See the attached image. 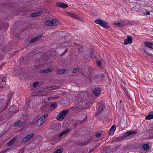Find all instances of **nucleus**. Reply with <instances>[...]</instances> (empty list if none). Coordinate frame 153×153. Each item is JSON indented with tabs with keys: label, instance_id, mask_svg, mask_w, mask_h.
Here are the masks:
<instances>
[{
	"label": "nucleus",
	"instance_id": "nucleus-1",
	"mask_svg": "<svg viewBox=\"0 0 153 153\" xmlns=\"http://www.w3.org/2000/svg\"><path fill=\"white\" fill-rule=\"evenodd\" d=\"M137 133V131H128L126 132V133H124L123 135L120 137H116L114 139L112 140L114 142H117L120 141L121 140H123L126 138L127 136H129L133 134H136Z\"/></svg>",
	"mask_w": 153,
	"mask_h": 153
},
{
	"label": "nucleus",
	"instance_id": "nucleus-2",
	"mask_svg": "<svg viewBox=\"0 0 153 153\" xmlns=\"http://www.w3.org/2000/svg\"><path fill=\"white\" fill-rule=\"evenodd\" d=\"M68 110V109H64L61 111L57 116V119L59 121L62 120L66 117Z\"/></svg>",
	"mask_w": 153,
	"mask_h": 153
},
{
	"label": "nucleus",
	"instance_id": "nucleus-3",
	"mask_svg": "<svg viewBox=\"0 0 153 153\" xmlns=\"http://www.w3.org/2000/svg\"><path fill=\"white\" fill-rule=\"evenodd\" d=\"M98 108L96 113L95 116L97 117L100 115L103 111L105 106L101 102H100L98 105Z\"/></svg>",
	"mask_w": 153,
	"mask_h": 153
},
{
	"label": "nucleus",
	"instance_id": "nucleus-4",
	"mask_svg": "<svg viewBox=\"0 0 153 153\" xmlns=\"http://www.w3.org/2000/svg\"><path fill=\"white\" fill-rule=\"evenodd\" d=\"M9 24L8 23H4V21L1 19H0V30L5 29V28L9 27Z\"/></svg>",
	"mask_w": 153,
	"mask_h": 153
},
{
	"label": "nucleus",
	"instance_id": "nucleus-5",
	"mask_svg": "<svg viewBox=\"0 0 153 153\" xmlns=\"http://www.w3.org/2000/svg\"><path fill=\"white\" fill-rule=\"evenodd\" d=\"M42 106L41 108V110L42 111L44 112L47 111L49 110V105L47 103L45 102H43L42 103Z\"/></svg>",
	"mask_w": 153,
	"mask_h": 153
},
{
	"label": "nucleus",
	"instance_id": "nucleus-6",
	"mask_svg": "<svg viewBox=\"0 0 153 153\" xmlns=\"http://www.w3.org/2000/svg\"><path fill=\"white\" fill-rule=\"evenodd\" d=\"M34 133H32L26 137H25L23 139L21 140L22 143L25 142L27 141L30 140L34 136Z\"/></svg>",
	"mask_w": 153,
	"mask_h": 153
},
{
	"label": "nucleus",
	"instance_id": "nucleus-7",
	"mask_svg": "<svg viewBox=\"0 0 153 153\" xmlns=\"http://www.w3.org/2000/svg\"><path fill=\"white\" fill-rule=\"evenodd\" d=\"M111 149L108 147H105L101 150V152L102 153H110Z\"/></svg>",
	"mask_w": 153,
	"mask_h": 153
},
{
	"label": "nucleus",
	"instance_id": "nucleus-8",
	"mask_svg": "<svg viewBox=\"0 0 153 153\" xmlns=\"http://www.w3.org/2000/svg\"><path fill=\"white\" fill-rule=\"evenodd\" d=\"M52 127L53 129L55 131L57 132L59 131L60 128V126H59V124L58 123H56L54 124L52 126Z\"/></svg>",
	"mask_w": 153,
	"mask_h": 153
},
{
	"label": "nucleus",
	"instance_id": "nucleus-9",
	"mask_svg": "<svg viewBox=\"0 0 153 153\" xmlns=\"http://www.w3.org/2000/svg\"><path fill=\"white\" fill-rule=\"evenodd\" d=\"M132 41V37L131 36H128L127 37V39L125 40L124 44L125 45H127L128 43H131Z\"/></svg>",
	"mask_w": 153,
	"mask_h": 153
},
{
	"label": "nucleus",
	"instance_id": "nucleus-10",
	"mask_svg": "<svg viewBox=\"0 0 153 153\" xmlns=\"http://www.w3.org/2000/svg\"><path fill=\"white\" fill-rule=\"evenodd\" d=\"M44 120L42 121V120L40 119H39L35 121V120H34L33 121V122L34 123H35L36 124L37 126H40L43 123H44Z\"/></svg>",
	"mask_w": 153,
	"mask_h": 153
},
{
	"label": "nucleus",
	"instance_id": "nucleus-11",
	"mask_svg": "<svg viewBox=\"0 0 153 153\" xmlns=\"http://www.w3.org/2000/svg\"><path fill=\"white\" fill-rule=\"evenodd\" d=\"M94 81L100 83L102 80L101 76H99L98 75H97L94 76Z\"/></svg>",
	"mask_w": 153,
	"mask_h": 153
},
{
	"label": "nucleus",
	"instance_id": "nucleus-12",
	"mask_svg": "<svg viewBox=\"0 0 153 153\" xmlns=\"http://www.w3.org/2000/svg\"><path fill=\"white\" fill-rule=\"evenodd\" d=\"M100 88H97L94 89L92 92L95 95L98 96L100 94Z\"/></svg>",
	"mask_w": 153,
	"mask_h": 153
},
{
	"label": "nucleus",
	"instance_id": "nucleus-13",
	"mask_svg": "<svg viewBox=\"0 0 153 153\" xmlns=\"http://www.w3.org/2000/svg\"><path fill=\"white\" fill-rule=\"evenodd\" d=\"M116 128V126L115 125H113L109 131L108 133L109 135H110L112 134H113Z\"/></svg>",
	"mask_w": 153,
	"mask_h": 153
},
{
	"label": "nucleus",
	"instance_id": "nucleus-14",
	"mask_svg": "<svg viewBox=\"0 0 153 153\" xmlns=\"http://www.w3.org/2000/svg\"><path fill=\"white\" fill-rule=\"evenodd\" d=\"M56 5L60 7L64 8H66L68 7V5L65 3L60 2L59 3H57Z\"/></svg>",
	"mask_w": 153,
	"mask_h": 153
},
{
	"label": "nucleus",
	"instance_id": "nucleus-15",
	"mask_svg": "<svg viewBox=\"0 0 153 153\" xmlns=\"http://www.w3.org/2000/svg\"><path fill=\"white\" fill-rule=\"evenodd\" d=\"M144 45L151 49H153V43H151L149 41H146L144 42Z\"/></svg>",
	"mask_w": 153,
	"mask_h": 153
},
{
	"label": "nucleus",
	"instance_id": "nucleus-16",
	"mask_svg": "<svg viewBox=\"0 0 153 153\" xmlns=\"http://www.w3.org/2000/svg\"><path fill=\"white\" fill-rule=\"evenodd\" d=\"M91 141H92V139L91 138L89 139L87 141H85L84 142H83L81 143H79V145L80 146H85V145H86L88 144V143H91Z\"/></svg>",
	"mask_w": 153,
	"mask_h": 153
},
{
	"label": "nucleus",
	"instance_id": "nucleus-17",
	"mask_svg": "<svg viewBox=\"0 0 153 153\" xmlns=\"http://www.w3.org/2000/svg\"><path fill=\"white\" fill-rule=\"evenodd\" d=\"M71 131V129L70 128H68L66 129L65 131L61 133L60 134H59L58 135V137H59L64 135L66 134L68 132H69Z\"/></svg>",
	"mask_w": 153,
	"mask_h": 153
},
{
	"label": "nucleus",
	"instance_id": "nucleus-18",
	"mask_svg": "<svg viewBox=\"0 0 153 153\" xmlns=\"http://www.w3.org/2000/svg\"><path fill=\"white\" fill-rule=\"evenodd\" d=\"M101 26L105 28H108L110 27V26L108 25V23L104 20H103Z\"/></svg>",
	"mask_w": 153,
	"mask_h": 153
},
{
	"label": "nucleus",
	"instance_id": "nucleus-19",
	"mask_svg": "<svg viewBox=\"0 0 153 153\" xmlns=\"http://www.w3.org/2000/svg\"><path fill=\"white\" fill-rule=\"evenodd\" d=\"M152 119H153V112L152 111L150 112L149 114L145 117V119L147 120H151Z\"/></svg>",
	"mask_w": 153,
	"mask_h": 153
},
{
	"label": "nucleus",
	"instance_id": "nucleus-20",
	"mask_svg": "<svg viewBox=\"0 0 153 153\" xmlns=\"http://www.w3.org/2000/svg\"><path fill=\"white\" fill-rule=\"evenodd\" d=\"M71 110H80L83 109L82 107H79V106H74L71 107L70 108Z\"/></svg>",
	"mask_w": 153,
	"mask_h": 153
},
{
	"label": "nucleus",
	"instance_id": "nucleus-21",
	"mask_svg": "<svg viewBox=\"0 0 153 153\" xmlns=\"http://www.w3.org/2000/svg\"><path fill=\"white\" fill-rule=\"evenodd\" d=\"M67 13V14L68 15L74 18L75 19V18H76V15L75 14H74L73 13L71 12H67V13Z\"/></svg>",
	"mask_w": 153,
	"mask_h": 153
},
{
	"label": "nucleus",
	"instance_id": "nucleus-22",
	"mask_svg": "<svg viewBox=\"0 0 153 153\" xmlns=\"http://www.w3.org/2000/svg\"><path fill=\"white\" fill-rule=\"evenodd\" d=\"M44 24L46 25H52V20H47L44 22Z\"/></svg>",
	"mask_w": 153,
	"mask_h": 153
},
{
	"label": "nucleus",
	"instance_id": "nucleus-23",
	"mask_svg": "<svg viewBox=\"0 0 153 153\" xmlns=\"http://www.w3.org/2000/svg\"><path fill=\"white\" fill-rule=\"evenodd\" d=\"M66 71L65 69H62L58 70L57 72V74H61L65 73Z\"/></svg>",
	"mask_w": 153,
	"mask_h": 153
},
{
	"label": "nucleus",
	"instance_id": "nucleus-24",
	"mask_svg": "<svg viewBox=\"0 0 153 153\" xmlns=\"http://www.w3.org/2000/svg\"><path fill=\"white\" fill-rule=\"evenodd\" d=\"M51 69L50 68H48L46 69H44L41 71V73H45L50 72H51Z\"/></svg>",
	"mask_w": 153,
	"mask_h": 153
},
{
	"label": "nucleus",
	"instance_id": "nucleus-25",
	"mask_svg": "<svg viewBox=\"0 0 153 153\" xmlns=\"http://www.w3.org/2000/svg\"><path fill=\"white\" fill-rule=\"evenodd\" d=\"M103 20L100 19H97L96 20L94 21V22L96 24H98L100 25H101L103 22Z\"/></svg>",
	"mask_w": 153,
	"mask_h": 153
},
{
	"label": "nucleus",
	"instance_id": "nucleus-26",
	"mask_svg": "<svg viewBox=\"0 0 153 153\" xmlns=\"http://www.w3.org/2000/svg\"><path fill=\"white\" fill-rule=\"evenodd\" d=\"M52 25H55L58 24L59 23V21H57V19H53L52 20Z\"/></svg>",
	"mask_w": 153,
	"mask_h": 153
},
{
	"label": "nucleus",
	"instance_id": "nucleus-27",
	"mask_svg": "<svg viewBox=\"0 0 153 153\" xmlns=\"http://www.w3.org/2000/svg\"><path fill=\"white\" fill-rule=\"evenodd\" d=\"M149 148V146L147 144H144L142 146V148L144 150H146Z\"/></svg>",
	"mask_w": 153,
	"mask_h": 153
},
{
	"label": "nucleus",
	"instance_id": "nucleus-28",
	"mask_svg": "<svg viewBox=\"0 0 153 153\" xmlns=\"http://www.w3.org/2000/svg\"><path fill=\"white\" fill-rule=\"evenodd\" d=\"M83 47L81 46L80 45L78 46L77 49L78 50L79 53L82 52L83 50Z\"/></svg>",
	"mask_w": 153,
	"mask_h": 153
},
{
	"label": "nucleus",
	"instance_id": "nucleus-29",
	"mask_svg": "<svg viewBox=\"0 0 153 153\" xmlns=\"http://www.w3.org/2000/svg\"><path fill=\"white\" fill-rule=\"evenodd\" d=\"M48 113H45L44 115L43 116H42L40 118V119H41V120H42V121L43 120H44V122L46 120V119H45V118L46 117L48 116Z\"/></svg>",
	"mask_w": 153,
	"mask_h": 153
},
{
	"label": "nucleus",
	"instance_id": "nucleus-30",
	"mask_svg": "<svg viewBox=\"0 0 153 153\" xmlns=\"http://www.w3.org/2000/svg\"><path fill=\"white\" fill-rule=\"evenodd\" d=\"M63 151L62 148H60L56 150L54 152V153H62Z\"/></svg>",
	"mask_w": 153,
	"mask_h": 153
},
{
	"label": "nucleus",
	"instance_id": "nucleus-31",
	"mask_svg": "<svg viewBox=\"0 0 153 153\" xmlns=\"http://www.w3.org/2000/svg\"><path fill=\"white\" fill-rule=\"evenodd\" d=\"M22 124L21 121L20 120L15 123L14 124V126L15 127L20 126Z\"/></svg>",
	"mask_w": 153,
	"mask_h": 153
},
{
	"label": "nucleus",
	"instance_id": "nucleus-32",
	"mask_svg": "<svg viewBox=\"0 0 153 153\" xmlns=\"http://www.w3.org/2000/svg\"><path fill=\"white\" fill-rule=\"evenodd\" d=\"M14 143V141L12 140L9 141L7 144V146H10L12 145Z\"/></svg>",
	"mask_w": 153,
	"mask_h": 153
},
{
	"label": "nucleus",
	"instance_id": "nucleus-33",
	"mask_svg": "<svg viewBox=\"0 0 153 153\" xmlns=\"http://www.w3.org/2000/svg\"><path fill=\"white\" fill-rule=\"evenodd\" d=\"M30 16L31 17H36L37 16H38L37 15L36 12H34L32 13H31L30 15Z\"/></svg>",
	"mask_w": 153,
	"mask_h": 153
},
{
	"label": "nucleus",
	"instance_id": "nucleus-34",
	"mask_svg": "<svg viewBox=\"0 0 153 153\" xmlns=\"http://www.w3.org/2000/svg\"><path fill=\"white\" fill-rule=\"evenodd\" d=\"M38 40V39H37V38L36 37H35L33 39H31V40H30L29 42V43H32Z\"/></svg>",
	"mask_w": 153,
	"mask_h": 153
},
{
	"label": "nucleus",
	"instance_id": "nucleus-35",
	"mask_svg": "<svg viewBox=\"0 0 153 153\" xmlns=\"http://www.w3.org/2000/svg\"><path fill=\"white\" fill-rule=\"evenodd\" d=\"M50 106H51L53 108L55 109L57 107V106L56 102H53L51 104Z\"/></svg>",
	"mask_w": 153,
	"mask_h": 153
},
{
	"label": "nucleus",
	"instance_id": "nucleus-36",
	"mask_svg": "<svg viewBox=\"0 0 153 153\" xmlns=\"http://www.w3.org/2000/svg\"><path fill=\"white\" fill-rule=\"evenodd\" d=\"M25 148V147H24L22 149H20L18 153H23Z\"/></svg>",
	"mask_w": 153,
	"mask_h": 153
},
{
	"label": "nucleus",
	"instance_id": "nucleus-37",
	"mask_svg": "<svg viewBox=\"0 0 153 153\" xmlns=\"http://www.w3.org/2000/svg\"><path fill=\"white\" fill-rule=\"evenodd\" d=\"M79 71V68L78 67H76L73 70L72 72L74 73H77Z\"/></svg>",
	"mask_w": 153,
	"mask_h": 153
},
{
	"label": "nucleus",
	"instance_id": "nucleus-38",
	"mask_svg": "<svg viewBox=\"0 0 153 153\" xmlns=\"http://www.w3.org/2000/svg\"><path fill=\"white\" fill-rule=\"evenodd\" d=\"M114 24L115 25H116L117 26H119L120 25H121V26H123L124 25L123 23H121L120 22H117V23H114Z\"/></svg>",
	"mask_w": 153,
	"mask_h": 153
},
{
	"label": "nucleus",
	"instance_id": "nucleus-39",
	"mask_svg": "<svg viewBox=\"0 0 153 153\" xmlns=\"http://www.w3.org/2000/svg\"><path fill=\"white\" fill-rule=\"evenodd\" d=\"M39 82H33V85L34 87H36L37 85L39 84Z\"/></svg>",
	"mask_w": 153,
	"mask_h": 153
},
{
	"label": "nucleus",
	"instance_id": "nucleus-40",
	"mask_svg": "<svg viewBox=\"0 0 153 153\" xmlns=\"http://www.w3.org/2000/svg\"><path fill=\"white\" fill-rule=\"evenodd\" d=\"M102 60H99L97 61V64L98 66L99 67L101 65V62H102Z\"/></svg>",
	"mask_w": 153,
	"mask_h": 153
},
{
	"label": "nucleus",
	"instance_id": "nucleus-41",
	"mask_svg": "<svg viewBox=\"0 0 153 153\" xmlns=\"http://www.w3.org/2000/svg\"><path fill=\"white\" fill-rule=\"evenodd\" d=\"M15 108V107L13 105L11 106L9 108V110L10 111V112H12L13 111L14 108Z\"/></svg>",
	"mask_w": 153,
	"mask_h": 153
},
{
	"label": "nucleus",
	"instance_id": "nucleus-42",
	"mask_svg": "<svg viewBox=\"0 0 153 153\" xmlns=\"http://www.w3.org/2000/svg\"><path fill=\"white\" fill-rule=\"evenodd\" d=\"M143 51L144 52L146 53V54L148 55H149L151 56H152V53H147L146 50L145 49H143Z\"/></svg>",
	"mask_w": 153,
	"mask_h": 153
},
{
	"label": "nucleus",
	"instance_id": "nucleus-43",
	"mask_svg": "<svg viewBox=\"0 0 153 153\" xmlns=\"http://www.w3.org/2000/svg\"><path fill=\"white\" fill-rule=\"evenodd\" d=\"M79 123H78L76 122L73 124V126L75 128H76V126Z\"/></svg>",
	"mask_w": 153,
	"mask_h": 153
},
{
	"label": "nucleus",
	"instance_id": "nucleus-44",
	"mask_svg": "<svg viewBox=\"0 0 153 153\" xmlns=\"http://www.w3.org/2000/svg\"><path fill=\"white\" fill-rule=\"evenodd\" d=\"M68 49L66 48L65 50L64 51V52L60 56H62L64 55L68 51Z\"/></svg>",
	"mask_w": 153,
	"mask_h": 153
},
{
	"label": "nucleus",
	"instance_id": "nucleus-45",
	"mask_svg": "<svg viewBox=\"0 0 153 153\" xmlns=\"http://www.w3.org/2000/svg\"><path fill=\"white\" fill-rule=\"evenodd\" d=\"M43 11H39L38 12H36L38 16L42 14L43 13Z\"/></svg>",
	"mask_w": 153,
	"mask_h": 153
},
{
	"label": "nucleus",
	"instance_id": "nucleus-46",
	"mask_svg": "<svg viewBox=\"0 0 153 153\" xmlns=\"http://www.w3.org/2000/svg\"><path fill=\"white\" fill-rule=\"evenodd\" d=\"M7 79V77L4 76L2 79V80L3 82H6V80Z\"/></svg>",
	"mask_w": 153,
	"mask_h": 153
},
{
	"label": "nucleus",
	"instance_id": "nucleus-47",
	"mask_svg": "<svg viewBox=\"0 0 153 153\" xmlns=\"http://www.w3.org/2000/svg\"><path fill=\"white\" fill-rule=\"evenodd\" d=\"M101 134L98 132H97L95 133V136L96 137H99L100 136H101Z\"/></svg>",
	"mask_w": 153,
	"mask_h": 153
},
{
	"label": "nucleus",
	"instance_id": "nucleus-48",
	"mask_svg": "<svg viewBox=\"0 0 153 153\" xmlns=\"http://www.w3.org/2000/svg\"><path fill=\"white\" fill-rule=\"evenodd\" d=\"M143 14L145 15H149L150 14V13L149 11H146L145 12H144L143 13Z\"/></svg>",
	"mask_w": 153,
	"mask_h": 153
},
{
	"label": "nucleus",
	"instance_id": "nucleus-49",
	"mask_svg": "<svg viewBox=\"0 0 153 153\" xmlns=\"http://www.w3.org/2000/svg\"><path fill=\"white\" fill-rule=\"evenodd\" d=\"M13 95L12 93H10V94H8V96L9 98L8 99L11 100V98L12 97Z\"/></svg>",
	"mask_w": 153,
	"mask_h": 153
},
{
	"label": "nucleus",
	"instance_id": "nucleus-50",
	"mask_svg": "<svg viewBox=\"0 0 153 153\" xmlns=\"http://www.w3.org/2000/svg\"><path fill=\"white\" fill-rule=\"evenodd\" d=\"M17 136H16L14 137L12 139V140L14 141V143L17 140Z\"/></svg>",
	"mask_w": 153,
	"mask_h": 153
},
{
	"label": "nucleus",
	"instance_id": "nucleus-51",
	"mask_svg": "<svg viewBox=\"0 0 153 153\" xmlns=\"http://www.w3.org/2000/svg\"><path fill=\"white\" fill-rule=\"evenodd\" d=\"M126 94L128 97V98H129V99H131V97H130V95H129V94L128 93V92L127 91L126 92Z\"/></svg>",
	"mask_w": 153,
	"mask_h": 153
},
{
	"label": "nucleus",
	"instance_id": "nucleus-52",
	"mask_svg": "<svg viewBox=\"0 0 153 153\" xmlns=\"http://www.w3.org/2000/svg\"><path fill=\"white\" fill-rule=\"evenodd\" d=\"M42 34H41V35H40L37 36L36 37L37 38V39L38 40L39 39H40L42 37Z\"/></svg>",
	"mask_w": 153,
	"mask_h": 153
},
{
	"label": "nucleus",
	"instance_id": "nucleus-53",
	"mask_svg": "<svg viewBox=\"0 0 153 153\" xmlns=\"http://www.w3.org/2000/svg\"><path fill=\"white\" fill-rule=\"evenodd\" d=\"M18 52V51H15L14 52H12V53L11 54V55L12 56H13V55H15V53H17Z\"/></svg>",
	"mask_w": 153,
	"mask_h": 153
},
{
	"label": "nucleus",
	"instance_id": "nucleus-54",
	"mask_svg": "<svg viewBox=\"0 0 153 153\" xmlns=\"http://www.w3.org/2000/svg\"><path fill=\"white\" fill-rule=\"evenodd\" d=\"M94 148L92 149H90L88 153H91L94 150Z\"/></svg>",
	"mask_w": 153,
	"mask_h": 153
},
{
	"label": "nucleus",
	"instance_id": "nucleus-55",
	"mask_svg": "<svg viewBox=\"0 0 153 153\" xmlns=\"http://www.w3.org/2000/svg\"><path fill=\"white\" fill-rule=\"evenodd\" d=\"M9 149L5 150L4 151H1L0 153H5L7 151L9 150Z\"/></svg>",
	"mask_w": 153,
	"mask_h": 153
},
{
	"label": "nucleus",
	"instance_id": "nucleus-56",
	"mask_svg": "<svg viewBox=\"0 0 153 153\" xmlns=\"http://www.w3.org/2000/svg\"><path fill=\"white\" fill-rule=\"evenodd\" d=\"M76 17L75 19H77L79 20H82V19L80 18L79 17L77 16H76Z\"/></svg>",
	"mask_w": 153,
	"mask_h": 153
},
{
	"label": "nucleus",
	"instance_id": "nucleus-57",
	"mask_svg": "<svg viewBox=\"0 0 153 153\" xmlns=\"http://www.w3.org/2000/svg\"><path fill=\"white\" fill-rule=\"evenodd\" d=\"M10 99H8L7 101V102H6V104H8L9 103L10 101Z\"/></svg>",
	"mask_w": 153,
	"mask_h": 153
},
{
	"label": "nucleus",
	"instance_id": "nucleus-58",
	"mask_svg": "<svg viewBox=\"0 0 153 153\" xmlns=\"http://www.w3.org/2000/svg\"><path fill=\"white\" fill-rule=\"evenodd\" d=\"M8 106V104H6V105H5V107L4 108V109H6Z\"/></svg>",
	"mask_w": 153,
	"mask_h": 153
},
{
	"label": "nucleus",
	"instance_id": "nucleus-59",
	"mask_svg": "<svg viewBox=\"0 0 153 153\" xmlns=\"http://www.w3.org/2000/svg\"><path fill=\"white\" fill-rule=\"evenodd\" d=\"M105 74H104V73L103 74H102L101 76V78L102 79V78H103L105 77Z\"/></svg>",
	"mask_w": 153,
	"mask_h": 153
},
{
	"label": "nucleus",
	"instance_id": "nucleus-60",
	"mask_svg": "<svg viewBox=\"0 0 153 153\" xmlns=\"http://www.w3.org/2000/svg\"><path fill=\"white\" fill-rule=\"evenodd\" d=\"M93 54V52H91L90 53V55H91V56H91V57H93V56H92Z\"/></svg>",
	"mask_w": 153,
	"mask_h": 153
},
{
	"label": "nucleus",
	"instance_id": "nucleus-61",
	"mask_svg": "<svg viewBox=\"0 0 153 153\" xmlns=\"http://www.w3.org/2000/svg\"><path fill=\"white\" fill-rule=\"evenodd\" d=\"M5 64V63H2L1 65L0 66V68H1V67L3 66Z\"/></svg>",
	"mask_w": 153,
	"mask_h": 153
},
{
	"label": "nucleus",
	"instance_id": "nucleus-62",
	"mask_svg": "<svg viewBox=\"0 0 153 153\" xmlns=\"http://www.w3.org/2000/svg\"><path fill=\"white\" fill-rule=\"evenodd\" d=\"M123 90L124 91H125L126 92H127V91L126 90V89L125 88H123Z\"/></svg>",
	"mask_w": 153,
	"mask_h": 153
},
{
	"label": "nucleus",
	"instance_id": "nucleus-63",
	"mask_svg": "<svg viewBox=\"0 0 153 153\" xmlns=\"http://www.w3.org/2000/svg\"><path fill=\"white\" fill-rule=\"evenodd\" d=\"M23 60V57L21 59H20V61H22Z\"/></svg>",
	"mask_w": 153,
	"mask_h": 153
},
{
	"label": "nucleus",
	"instance_id": "nucleus-64",
	"mask_svg": "<svg viewBox=\"0 0 153 153\" xmlns=\"http://www.w3.org/2000/svg\"><path fill=\"white\" fill-rule=\"evenodd\" d=\"M116 150H117V149H113V152H115Z\"/></svg>",
	"mask_w": 153,
	"mask_h": 153
}]
</instances>
